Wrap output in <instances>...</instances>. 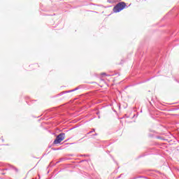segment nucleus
I'll list each match as a JSON object with an SVG mask.
<instances>
[{
    "label": "nucleus",
    "mask_w": 179,
    "mask_h": 179,
    "mask_svg": "<svg viewBox=\"0 0 179 179\" xmlns=\"http://www.w3.org/2000/svg\"><path fill=\"white\" fill-rule=\"evenodd\" d=\"M125 6H127L125 2L121 1L113 8V12L115 13H118V12H121V10L124 9Z\"/></svg>",
    "instance_id": "nucleus-1"
},
{
    "label": "nucleus",
    "mask_w": 179,
    "mask_h": 179,
    "mask_svg": "<svg viewBox=\"0 0 179 179\" xmlns=\"http://www.w3.org/2000/svg\"><path fill=\"white\" fill-rule=\"evenodd\" d=\"M65 139V134L64 133L59 134L54 141L53 143L55 145H58V143H60L62 141H64Z\"/></svg>",
    "instance_id": "nucleus-2"
},
{
    "label": "nucleus",
    "mask_w": 179,
    "mask_h": 179,
    "mask_svg": "<svg viewBox=\"0 0 179 179\" xmlns=\"http://www.w3.org/2000/svg\"><path fill=\"white\" fill-rule=\"evenodd\" d=\"M76 90H78V88H75L74 90H71L67 91L66 93H71L72 92H76Z\"/></svg>",
    "instance_id": "nucleus-3"
},
{
    "label": "nucleus",
    "mask_w": 179,
    "mask_h": 179,
    "mask_svg": "<svg viewBox=\"0 0 179 179\" xmlns=\"http://www.w3.org/2000/svg\"><path fill=\"white\" fill-rule=\"evenodd\" d=\"M108 2L109 3H114V2H115V0H108Z\"/></svg>",
    "instance_id": "nucleus-4"
},
{
    "label": "nucleus",
    "mask_w": 179,
    "mask_h": 179,
    "mask_svg": "<svg viewBox=\"0 0 179 179\" xmlns=\"http://www.w3.org/2000/svg\"><path fill=\"white\" fill-rule=\"evenodd\" d=\"M92 132H94V129L92 131H90V132H88V133H87V135H89V134H92Z\"/></svg>",
    "instance_id": "nucleus-5"
},
{
    "label": "nucleus",
    "mask_w": 179,
    "mask_h": 179,
    "mask_svg": "<svg viewBox=\"0 0 179 179\" xmlns=\"http://www.w3.org/2000/svg\"><path fill=\"white\" fill-rule=\"evenodd\" d=\"M96 135H97V134H94V136H96Z\"/></svg>",
    "instance_id": "nucleus-6"
},
{
    "label": "nucleus",
    "mask_w": 179,
    "mask_h": 179,
    "mask_svg": "<svg viewBox=\"0 0 179 179\" xmlns=\"http://www.w3.org/2000/svg\"><path fill=\"white\" fill-rule=\"evenodd\" d=\"M102 75H106V73H102Z\"/></svg>",
    "instance_id": "nucleus-7"
}]
</instances>
